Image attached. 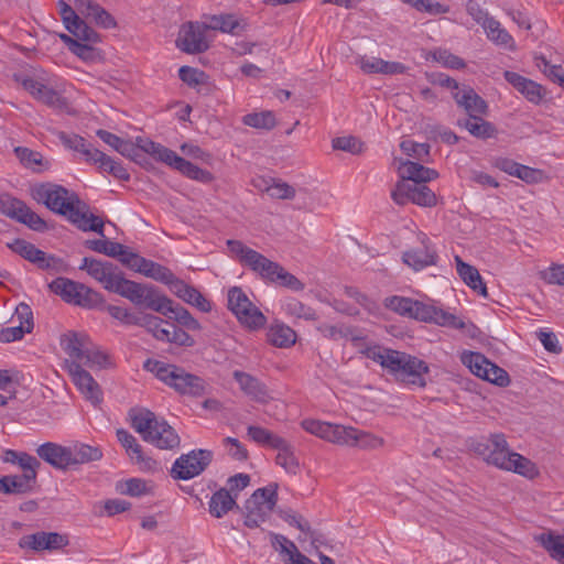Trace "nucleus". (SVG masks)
<instances>
[{"instance_id": "nucleus-1", "label": "nucleus", "mask_w": 564, "mask_h": 564, "mask_svg": "<svg viewBox=\"0 0 564 564\" xmlns=\"http://www.w3.org/2000/svg\"><path fill=\"white\" fill-rule=\"evenodd\" d=\"M33 199L51 212L62 215L82 231H94L104 237V220L89 212L88 205L66 187L54 183H42L32 187Z\"/></svg>"}, {"instance_id": "nucleus-2", "label": "nucleus", "mask_w": 564, "mask_h": 564, "mask_svg": "<svg viewBox=\"0 0 564 564\" xmlns=\"http://www.w3.org/2000/svg\"><path fill=\"white\" fill-rule=\"evenodd\" d=\"M468 447L488 465L499 469L525 477H533L535 474L534 464L529 458L511 451L503 433H491L488 436L471 438Z\"/></svg>"}, {"instance_id": "nucleus-3", "label": "nucleus", "mask_w": 564, "mask_h": 564, "mask_svg": "<svg viewBox=\"0 0 564 564\" xmlns=\"http://www.w3.org/2000/svg\"><path fill=\"white\" fill-rule=\"evenodd\" d=\"M360 354L379 364L397 381L420 388L426 386L424 375L429 372V366L415 356L380 345H367Z\"/></svg>"}, {"instance_id": "nucleus-4", "label": "nucleus", "mask_w": 564, "mask_h": 564, "mask_svg": "<svg viewBox=\"0 0 564 564\" xmlns=\"http://www.w3.org/2000/svg\"><path fill=\"white\" fill-rule=\"evenodd\" d=\"M13 80L36 101L64 111L68 102L57 89L56 79L42 68H30L13 74Z\"/></svg>"}, {"instance_id": "nucleus-5", "label": "nucleus", "mask_w": 564, "mask_h": 564, "mask_svg": "<svg viewBox=\"0 0 564 564\" xmlns=\"http://www.w3.org/2000/svg\"><path fill=\"white\" fill-rule=\"evenodd\" d=\"M131 427L143 441L160 449H175L181 438L176 431L163 419H159L148 409H131L129 412Z\"/></svg>"}, {"instance_id": "nucleus-6", "label": "nucleus", "mask_w": 564, "mask_h": 564, "mask_svg": "<svg viewBox=\"0 0 564 564\" xmlns=\"http://www.w3.org/2000/svg\"><path fill=\"white\" fill-rule=\"evenodd\" d=\"M144 369L154 373L160 381L181 394L202 397L206 392L207 384L204 379L186 372L178 366L161 360L148 359L144 362Z\"/></svg>"}, {"instance_id": "nucleus-7", "label": "nucleus", "mask_w": 564, "mask_h": 564, "mask_svg": "<svg viewBox=\"0 0 564 564\" xmlns=\"http://www.w3.org/2000/svg\"><path fill=\"white\" fill-rule=\"evenodd\" d=\"M141 148L154 160L169 165L191 180L203 184H209L214 181V176L209 171L200 169L192 162L183 159L177 155L176 152L161 143H156L154 141H141Z\"/></svg>"}, {"instance_id": "nucleus-8", "label": "nucleus", "mask_w": 564, "mask_h": 564, "mask_svg": "<svg viewBox=\"0 0 564 564\" xmlns=\"http://www.w3.org/2000/svg\"><path fill=\"white\" fill-rule=\"evenodd\" d=\"M141 148L154 160L169 165L191 180L203 184H209L214 181V176L209 171L200 169L192 162L183 159L177 155L176 152L161 143H156L154 141H141Z\"/></svg>"}, {"instance_id": "nucleus-9", "label": "nucleus", "mask_w": 564, "mask_h": 564, "mask_svg": "<svg viewBox=\"0 0 564 564\" xmlns=\"http://www.w3.org/2000/svg\"><path fill=\"white\" fill-rule=\"evenodd\" d=\"M111 292L128 299L139 307L149 308L158 313H165L170 310L167 297L159 294L155 288L127 280L122 273Z\"/></svg>"}, {"instance_id": "nucleus-10", "label": "nucleus", "mask_w": 564, "mask_h": 564, "mask_svg": "<svg viewBox=\"0 0 564 564\" xmlns=\"http://www.w3.org/2000/svg\"><path fill=\"white\" fill-rule=\"evenodd\" d=\"M228 308L240 324L249 329H259L264 326L267 318L262 312L250 301L246 292L239 286H232L227 294Z\"/></svg>"}, {"instance_id": "nucleus-11", "label": "nucleus", "mask_w": 564, "mask_h": 564, "mask_svg": "<svg viewBox=\"0 0 564 564\" xmlns=\"http://www.w3.org/2000/svg\"><path fill=\"white\" fill-rule=\"evenodd\" d=\"M48 286L53 293L74 305L90 308L101 302V296L97 291L67 278H56Z\"/></svg>"}, {"instance_id": "nucleus-12", "label": "nucleus", "mask_w": 564, "mask_h": 564, "mask_svg": "<svg viewBox=\"0 0 564 564\" xmlns=\"http://www.w3.org/2000/svg\"><path fill=\"white\" fill-rule=\"evenodd\" d=\"M410 318L452 329H463L466 326L459 316L419 300H414Z\"/></svg>"}, {"instance_id": "nucleus-13", "label": "nucleus", "mask_w": 564, "mask_h": 564, "mask_svg": "<svg viewBox=\"0 0 564 564\" xmlns=\"http://www.w3.org/2000/svg\"><path fill=\"white\" fill-rule=\"evenodd\" d=\"M391 198L401 206L409 202L423 207L436 205V195L426 184H411L404 181L397 182Z\"/></svg>"}, {"instance_id": "nucleus-14", "label": "nucleus", "mask_w": 564, "mask_h": 564, "mask_svg": "<svg viewBox=\"0 0 564 564\" xmlns=\"http://www.w3.org/2000/svg\"><path fill=\"white\" fill-rule=\"evenodd\" d=\"M213 454L206 449L183 454L173 464L171 474L175 479L187 480L202 474L210 464Z\"/></svg>"}, {"instance_id": "nucleus-15", "label": "nucleus", "mask_w": 564, "mask_h": 564, "mask_svg": "<svg viewBox=\"0 0 564 564\" xmlns=\"http://www.w3.org/2000/svg\"><path fill=\"white\" fill-rule=\"evenodd\" d=\"M207 26L205 23L187 22L181 26L176 40V46L188 54H198L209 48L206 39Z\"/></svg>"}, {"instance_id": "nucleus-16", "label": "nucleus", "mask_w": 564, "mask_h": 564, "mask_svg": "<svg viewBox=\"0 0 564 564\" xmlns=\"http://www.w3.org/2000/svg\"><path fill=\"white\" fill-rule=\"evenodd\" d=\"M417 240L421 243L420 248L409 249L402 254L403 263L416 272L436 265L438 261L435 246L424 232L417 235Z\"/></svg>"}, {"instance_id": "nucleus-17", "label": "nucleus", "mask_w": 564, "mask_h": 564, "mask_svg": "<svg viewBox=\"0 0 564 564\" xmlns=\"http://www.w3.org/2000/svg\"><path fill=\"white\" fill-rule=\"evenodd\" d=\"M69 543L67 535L57 532L39 531L32 534L23 535L19 540V546L34 552L57 551Z\"/></svg>"}, {"instance_id": "nucleus-18", "label": "nucleus", "mask_w": 564, "mask_h": 564, "mask_svg": "<svg viewBox=\"0 0 564 564\" xmlns=\"http://www.w3.org/2000/svg\"><path fill=\"white\" fill-rule=\"evenodd\" d=\"M79 269L87 271L93 279L98 281L109 292L113 290L122 273L118 267L110 262H102L87 257L83 259Z\"/></svg>"}, {"instance_id": "nucleus-19", "label": "nucleus", "mask_w": 564, "mask_h": 564, "mask_svg": "<svg viewBox=\"0 0 564 564\" xmlns=\"http://www.w3.org/2000/svg\"><path fill=\"white\" fill-rule=\"evenodd\" d=\"M83 156L87 163L96 165L100 172L109 173L120 181L130 180L129 172L123 167L121 163L115 161L106 153L96 149L91 143L88 144Z\"/></svg>"}, {"instance_id": "nucleus-20", "label": "nucleus", "mask_w": 564, "mask_h": 564, "mask_svg": "<svg viewBox=\"0 0 564 564\" xmlns=\"http://www.w3.org/2000/svg\"><path fill=\"white\" fill-rule=\"evenodd\" d=\"M227 247L232 256H235L242 265L248 267L260 276L264 272L270 260L260 252L245 246L239 240H228Z\"/></svg>"}, {"instance_id": "nucleus-21", "label": "nucleus", "mask_w": 564, "mask_h": 564, "mask_svg": "<svg viewBox=\"0 0 564 564\" xmlns=\"http://www.w3.org/2000/svg\"><path fill=\"white\" fill-rule=\"evenodd\" d=\"M7 247L40 269L53 268L57 261L55 257L48 256L24 239H14L12 242H8Z\"/></svg>"}, {"instance_id": "nucleus-22", "label": "nucleus", "mask_w": 564, "mask_h": 564, "mask_svg": "<svg viewBox=\"0 0 564 564\" xmlns=\"http://www.w3.org/2000/svg\"><path fill=\"white\" fill-rule=\"evenodd\" d=\"M117 440L124 448L130 459L142 470H152L156 466V462L144 455L142 446L137 438L127 430L118 429L116 432Z\"/></svg>"}, {"instance_id": "nucleus-23", "label": "nucleus", "mask_w": 564, "mask_h": 564, "mask_svg": "<svg viewBox=\"0 0 564 564\" xmlns=\"http://www.w3.org/2000/svg\"><path fill=\"white\" fill-rule=\"evenodd\" d=\"M232 377L243 394L252 401L265 403L269 400L267 386L257 377L241 370H235Z\"/></svg>"}, {"instance_id": "nucleus-24", "label": "nucleus", "mask_w": 564, "mask_h": 564, "mask_svg": "<svg viewBox=\"0 0 564 564\" xmlns=\"http://www.w3.org/2000/svg\"><path fill=\"white\" fill-rule=\"evenodd\" d=\"M69 371L75 386L85 395V398L94 404L100 402L101 390L91 375L76 362H73L69 366Z\"/></svg>"}, {"instance_id": "nucleus-25", "label": "nucleus", "mask_w": 564, "mask_h": 564, "mask_svg": "<svg viewBox=\"0 0 564 564\" xmlns=\"http://www.w3.org/2000/svg\"><path fill=\"white\" fill-rule=\"evenodd\" d=\"M36 455L56 470L69 469L68 446L46 442L36 448Z\"/></svg>"}, {"instance_id": "nucleus-26", "label": "nucleus", "mask_w": 564, "mask_h": 564, "mask_svg": "<svg viewBox=\"0 0 564 564\" xmlns=\"http://www.w3.org/2000/svg\"><path fill=\"white\" fill-rule=\"evenodd\" d=\"M453 98L468 118L484 116L487 112V102L469 86H463L460 90L453 93Z\"/></svg>"}, {"instance_id": "nucleus-27", "label": "nucleus", "mask_w": 564, "mask_h": 564, "mask_svg": "<svg viewBox=\"0 0 564 564\" xmlns=\"http://www.w3.org/2000/svg\"><path fill=\"white\" fill-rule=\"evenodd\" d=\"M400 181L412 182L411 184H425L437 178L438 173L430 167H425L417 162H402L398 169Z\"/></svg>"}, {"instance_id": "nucleus-28", "label": "nucleus", "mask_w": 564, "mask_h": 564, "mask_svg": "<svg viewBox=\"0 0 564 564\" xmlns=\"http://www.w3.org/2000/svg\"><path fill=\"white\" fill-rule=\"evenodd\" d=\"M503 77L530 102L539 104L543 98V89L540 84L511 70H506Z\"/></svg>"}, {"instance_id": "nucleus-29", "label": "nucleus", "mask_w": 564, "mask_h": 564, "mask_svg": "<svg viewBox=\"0 0 564 564\" xmlns=\"http://www.w3.org/2000/svg\"><path fill=\"white\" fill-rule=\"evenodd\" d=\"M261 278L270 282H278L294 291H302L304 289V284L295 275L289 273L282 265L271 260Z\"/></svg>"}, {"instance_id": "nucleus-30", "label": "nucleus", "mask_w": 564, "mask_h": 564, "mask_svg": "<svg viewBox=\"0 0 564 564\" xmlns=\"http://www.w3.org/2000/svg\"><path fill=\"white\" fill-rule=\"evenodd\" d=\"M455 263L459 278L475 292L487 296L486 284L477 268L464 262L459 256H455Z\"/></svg>"}, {"instance_id": "nucleus-31", "label": "nucleus", "mask_w": 564, "mask_h": 564, "mask_svg": "<svg viewBox=\"0 0 564 564\" xmlns=\"http://www.w3.org/2000/svg\"><path fill=\"white\" fill-rule=\"evenodd\" d=\"M69 451V468L99 460L102 453L98 447H94L83 443H75L68 446Z\"/></svg>"}, {"instance_id": "nucleus-32", "label": "nucleus", "mask_w": 564, "mask_h": 564, "mask_svg": "<svg viewBox=\"0 0 564 564\" xmlns=\"http://www.w3.org/2000/svg\"><path fill=\"white\" fill-rule=\"evenodd\" d=\"M535 540L553 560L564 564V535L549 531L536 535Z\"/></svg>"}, {"instance_id": "nucleus-33", "label": "nucleus", "mask_w": 564, "mask_h": 564, "mask_svg": "<svg viewBox=\"0 0 564 564\" xmlns=\"http://www.w3.org/2000/svg\"><path fill=\"white\" fill-rule=\"evenodd\" d=\"M208 506L213 517L221 518L237 506L236 497H232L226 488H221L213 494Z\"/></svg>"}, {"instance_id": "nucleus-34", "label": "nucleus", "mask_w": 564, "mask_h": 564, "mask_svg": "<svg viewBox=\"0 0 564 564\" xmlns=\"http://www.w3.org/2000/svg\"><path fill=\"white\" fill-rule=\"evenodd\" d=\"M489 41L496 45L512 48L514 46V40L511 34L501 25V23L491 17L481 26Z\"/></svg>"}, {"instance_id": "nucleus-35", "label": "nucleus", "mask_w": 564, "mask_h": 564, "mask_svg": "<svg viewBox=\"0 0 564 564\" xmlns=\"http://www.w3.org/2000/svg\"><path fill=\"white\" fill-rule=\"evenodd\" d=\"M458 126L465 128L473 137L479 139H489L497 134L496 127L482 119L481 116L459 120Z\"/></svg>"}, {"instance_id": "nucleus-36", "label": "nucleus", "mask_w": 564, "mask_h": 564, "mask_svg": "<svg viewBox=\"0 0 564 564\" xmlns=\"http://www.w3.org/2000/svg\"><path fill=\"white\" fill-rule=\"evenodd\" d=\"M10 218L15 219L34 231L42 232L47 228L45 220L22 200L20 202V205L15 207L14 214H12Z\"/></svg>"}, {"instance_id": "nucleus-37", "label": "nucleus", "mask_w": 564, "mask_h": 564, "mask_svg": "<svg viewBox=\"0 0 564 564\" xmlns=\"http://www.w3.org/2000/svg\"><path fill=\"white\" fill-rule=\"evenodd\" d=\"M267 336L269 343L279 348H289L296 341V333L284 324L272 325Z\"/></svg>"}, {"instance_id": "nucleus-38", "label": "nucleus", "mask_w": 564, "mask_h": 564, "mask_svg": "<svg viewBox=\"0 0 564 564\" xmlns=\"http://www.w3.org/2000/svg\"><path fill=\"white\" fill-rule=\"evenodd\" d=\"M384 445V440L371 432L352 426L349 447H358L364 451H372Z\"/></svg>"}, {"instance_id": "nucleus-39", "label": "nucleus", "mask_w": 564, "mask_h": 564, "mask_svg": "<svg viewBox=\"0 0 564 564\" xmlns=\"http://www.w3.org/2000/svg\"><path fill=\"white\" fill-rule=\"evenodd\" d=\"M156 339L180 346H193L194 344V339L189 334L167 321H164V326L159 332Z\"/></svg>"}, {"instance_id": "nucleus-40", "label": "nucleus", "mask_w": 564, "mask_h": 564, "mask_svg": "<svg viewBox=\"0 0 564 564\" xmlns=\"http://www.w3.org/2000/svg\"><path fill=\"white\" fill-rule=\"evenodd\" d=\"M14 153L20 163L33 172H42L48 169V162L44 161L43 155L37 151L25 147H17L14 148Z\"/></svg>"}, {"instance_id": "nucleus-41", "label": "nucleus", "mask_w": 564, "mask_h": 564, "mask_svg": "<svg viewBox=\"0 0 564 564\" xmlns=\"http://www.w3.org/2000/svg\"><path fill=\"white\" fill-rule=\"evenodd\" d=\"M278 451L275 463L281 466L289 474H296L299 469V462L294 455L293 447L291 444L282 438L280 446H274Z\"/></svg>"}, {"instance_id": "nucleus-42", "label": "nucleus", "mask_w": 564, "mask_h": 564, "mask_svg": "<svg viewBox=\"0 0 564 564\" xmlns=\"http://www.w3.org/2000/svg\"><path fill=\"white\" fill-rule=\"evenodd\" d=\"M87 344L85 336L77 333L69 332L61 337V346L63 350L74 359V362L79 360Z\"/></svg>"}, {"instance_id": "nucleus-43", "label": "nucleus", "mask_w": 564, "mask_h": 564, "mask_svg": "<svg viewBox=\"0 0 564 564\" xmlns=\"http://www.w3.org/2000/svg\"><path fill=\"white\" fill-rule=\"evenodd\" d=\"M278 500L276 490L269 487L257 489L248 503L254 506L258 510L263 513H269L273 510Z\"/></svg>"}, {"instance_id": "nucleus-44", "label": "nucleus", "mask_w": 564, "mask_h": 564, "mask_svg": "<svg viewBox=\"0 0 564 564\" xmlns=\"http://www.w3.org/2000/svg\"><path fill=\"white\" fill-rule=\"evenodd\" d=\"M170 310L165 313H161L162 315L169 317L170 319L176 321L180 325L188 328L189 330H199L202 328L199 322L192 316V314L184 307L177 305H173V301L167 299Z\"/></svg>"}, {"instance_id": "nucleus-45", "label": "nucleus", "mask_w": 564, "mask_h": 564, "mask_svg": "<svg viewBox=\"0 0 564 564\" xmlns=\"http://www.w3.org/2000/svg\"><path fill=\"white\" fill-rule=\"evenodd\" d=\"M207 30L220 31L224 33L237 34L240 23L234 14H219L208 18L205 23Z\"/></svg>"}, {"instance_id": "nucleus-46", "label": "nucleus", "mask_w": 564, "mask_h": 564, "mask_svg": "<svg viewBox=\"0 0 564 564\" xmlns=\"http://www.w3.org/2000/svg\"><path fill=\"white\" fill-rule=\"evenodd\" d=\"M243 124L256 128L271 130L276 126V119L272 111L252 112L242 117Z\"/></svg>"}, {"instance_id": "nucleus-47", "label": "nucleus", "mask_w": 564, "mask_h": 564, "mask_svg": "<svg viewBox=\"0 0 564 564\" xmlns=\"http://www.w3.org/2000/svg\"><path fill=\"white\" fill-rule=\"evenodd\" d=\"M8 481V494L7 495H22L32 491L35 479L34 474L31 473L30 476L24 475H10L7 476Z\"/></svg>"}, {"instance_id": "nucleus-48", "label": "nucleus", "mask_w": 564, "mask_h": 564, "mask_svg": "<svg viewBox=\"0 0 564 564\" xmlns=\"http://www.w3.org/2000/svg\"><path fill=\"white\" fill-rule=\"evenodd\" d=\"M283 310L288 315L296 318H303L305 321H315L317 318L315 311L311 306L294 297L288 299L284 302Z\"/></svg>"}, {"instance_id": "nucleus-49", "label": "nucleus", "mask_w": 564, "mask_h": 564, "mask_svg": "<svg viewBox=\"0 0 564 564\" xmlns=\"http://www.w3.org/2000/svg\"><path fill=\"white\" fill-rule=\"evenodd\" d=\"M74 40L80 43H97L100 41L98 33L88 26L80 18L66 28Z\"/></svg>"}, {"instance_id": "nucleus-50", "label": "nucleus", "mask_w": 564, "mask_h": 564, "mask_svg": "<svg viewBox=\"0 0 564 564\" xmlns=\"http://www.w3.org/2000/svg\"><path fill=\"white\" fill-rule=\"evenodd\" d=\"M109 362L108 355L102 350L90 347L88 344L84 348V351L76 364H79L82 367H106Z\"/></svg>"}, {"instance_id": "nucleus-51", "label": "nucleus", "mask_w": 564, "mask_h": 564, "mask_svg": "<svg viewBox=\"0 0 564 564\" xmlns=\"http://www.w3.org/2000/svg\"><path fill=\"white\" fill-rule=\"evenodd\" d=\"M180 79L189 87L199 88L208 84V75L197 68L191 66H182L178 69Z\"/></svg>"}, {"instance_id": "nucleus-52", "label": "nucleus", "mask_w": 564, "mask_h": 564, "mask_svg": "<svg viewBox=\"0 0 564 564\" xmlns=\"http://www.w3.org/2000/svg\"><path fill=\"white\" fill-rule=\"evenodd\" d=\"M248 435L253 442L260 445L269 446L271 448H273L274 446H280L281 440L283 438L276 434H273L272 432L264 427L256 425H250L248 427Z\"/></svg>"}, {"instance_id": "nucleus-53", "label": "nucleus", "mask_w": 564, "mask_h": 564, "mask_svg": "<svg viewBox=\"0 0 564 564\" xmlns=\"http://www.w3.org/2000/svg\"><path fill=\"white\" fill-rule=\"evenodd\" d=\"M413 304L414 299L399 295L388 296L383 301L386 308L408 318L411 316Z\"/></svg>"}, {"instance_id": "nucleus-54", "label": "nucleus", "mask_w": 564, "mask_h": 564, "mask_svg": "<svg viewBox=\"0 0 564 564\" xmlns=\"http://www.w3.org/2000/svg\"><path fill=\"white\" fill-rule=\"evenodd\" d=\"M463 365H465L471 373L478 378H482V372L486 370L488 359L480 352L464 351L460 356Z\"/></svg>"}, {"instance_id": "nucleus-55", "label": "nucleus", "mask_w": 564, "mask_h": 564, "mask_svg": "<svg viewBox=\"0 0 564 564\" xmlns=\"http://www.w3.org/2000/svg\"><path fill=\"white\" fill-rule=\"evenodd\" d=\"M61 40L68 46L70 52L80 57L84 61H90L95 56V50L91 46L93 43H80L77 40H74L72 35L61 34Z\"/></svg>"}, {"instance_id": "nucleus-56", "label": "nucleus", "mask_w": 564, "mask_h": 564, "mask_svg": "<svg viewBox=\"0 0 564 564\" xmlns=\"http://www.w3.org/2000/svg\"><path fill=\"white\" fill-rule=\"evenodd\" d=\"M87 248H89L93 251L104 253L109 257H117V254H120V250L122 248V245L116 241H110L107 239H94V240H87L86 241Z\"/></svg>"}, {"instance_id": "nucleus-57", "label": "nucleus", "mask_w": 564, "mask_h": 564, "mask_svg": "<svg viewBox=\"0 0 564 564\" xmlns=\"http://www.w3.org/2000/svg\"><path fill=\"white\" fill-rule=\"evenodd\" d=\"M434 61L443 65L444 67L452 69H462L466 66V63L459 56L451 53L447 50L438 48L432 53Z\"/></svg>"}, {"instance_id": "nucleus-58", "label": "nucleus", "mask_w": 564, "mask_h": 564, "mask_svg": "<svg viewBox=\"0 0 564 564\" xmlns=\"http://www.w3.org/2000/svg\"><path fill=\"white\" fill-rule=\"evenodd\" d=\"M481 379L495 383L499 387H506L510 381L508 372L491 362L489 359L488 365L486 366V370L482 372Z\"/></svg>"}, {"instance_id": "nucleus-59", "label": "nucleus", "mask_w": 564, "mask_h": 564, "mask_svg": "<svg viewBox=\"0 0 564 564\" xmlns=\"http://www.w3.org/2000/svg\"><path fill=\"white\" fill-rule=\"evenodd\" d=\"M352 426L341 424H330L327 442L339 445L349 446Z\"/></svg>"}, {"instance_id": "nucleus-60", "label": "nucleus", "mask_w": 564, "mask_h": 564, "mask_svg": "<svg viewBox=\"0 0 564 564\" xmlns=\"http://www.w3.org/2000/svg\"><path fill=\"white\" fill-rule=\"evenodd\" d=\"M108 313L111 317L115 319H118L120 323L124 325H137L139 326L141 322V317L143 313H132L127 308L117 306V305H109L107 307Z\"/></svg>"}, {"instance_id": "nucleus-61", "label": "nucleus", "mask_w": 564, "mask_h": 564, "mask_svg": "<svg viewBox=\"0 0 564 564\" xmlns=\"http://www.w3.org/2000/svg\"><path fill=\"white\" fill-rule=\"evenodd\" d=\"M333 148L351 154H359L364 151V142L354 135L338 137L333 140Z\"/></svg>"}, {"instance_id": "nucleus-62", "label": "nucleus", "mask_w": 564, "mask_h": 564, "mask_svg": "<svg viewBox=\"0 0 564 564\" xmlns=\"http://www.w3.org/2000/svg\"><path fill=\"white\" fill-rule=\"evenodd\" d=\"M267 194L276 199H292L295 196V189L288 183L273 178L271 186L267 188Z\"/></svg>"}, {"instance_id": "nucleus-63", "label": "nucleus", "mask_w": 564, "mask_h": 564, "mask_svg": "<svg viewBox=\"0 0 564 564\" xmlns=\"http://www.w3.org/2000/svg\"><path fill=\"white\" fill-rule=\"evenodd\" d=\"M329 422H324L319 420L306 419L303 420L301 425L302 427L310 434L315 435L327 442L328 432L330 429Z\"/></svg>"}, {"instance_id": "nucleus-64", "label": "nucleus", "mask_w": 564, "mask_h": 564, "mask_svg": "<svg viewBox=\"0 0 564 564\" xmlns=\"http://www.w3.org/2000/svg\"><path fill=\"white\" fill-rule=\"evenodd\" d=\"M283 543L281 544V551L289 555L290 564H315L307 556L302 554L296 545L284 536H281Z\"/></svg>"}]
</instances>
